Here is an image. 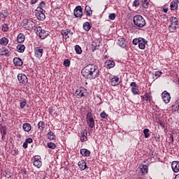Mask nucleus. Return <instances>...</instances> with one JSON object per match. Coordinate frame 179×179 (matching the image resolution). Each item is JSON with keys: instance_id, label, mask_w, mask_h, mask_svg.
I'll return each mask as SVG.
<instances>
[{"instance_id": "43", "label": "nucleus", "mask_w": 179, "mask_h": 179, "mask_svg": "<svg viewBox=\"0 0 179 179\" xmlns=\"http://www.w3.org/2000/svg\"><path fill=\"white\" fill-rule=\"evenodd\" d=\"M48 148H49V149H55L57 148V145H55V143H48Z\"/></svg>"}, {"instance_id": "12", "label": "nucleus", "mask_w": 179, "mask_h": 179, "mask_svg": "<svg viewBox=\"0 0 179 179\" xmlns=\"http://www.w3.org/2000/svg\"><path fill=\"white\" fill-rule=\"evenodd\" d=\"M43 51H44V50H43V48H41L40 47H36L34 48L35 57L36 58H38V59H40V58H41V57H43Z\"/></svg>"}, {"instance_id": "37", "label": "nucleus", "mask_w": 179, "mask_h": 179, "mask_svg": "<svg viewBox=\"0 0 179 179\" xmlns=\"http://www.w3.org/2000/svg\"><path fill=\"white\" fill-rule=\"evenodd\" d=\"M38 129L41 131H44V128H45V124L44 122L41 121L38 123Z\"/></svg>"}, {"instance_id": "56", "label": "nucleus", "mask_w": 179, "mask_h": 179, "mask_svg": "<svg viewBox=\"0 0 179 179\" xmlns=\"http://www.w3.org/2000/svg\"><path fill=\"white\" fill-rule=\"evenodd\" d=\"M23 148H24V149H27V146H28V144H27V143L25 141V142H24V143H23Z\"/></svg>"}, {"instance_id": "13", "label": "nucleus", "mask_w": 179, "mask_h": 179, "mask_svg": "<svg viewBox=\"0 0 179 179\" xmlns=\"http://www.w3.org/2000/svg\"><path fill=\"white\" fill-rule=\"evenodd\" d=\"M130 86L131 87V92L133 94L136 95L139 94V89L138 88V85H136V83L132 82L130 84Z\"/></svg>"}, {"instance_id": "20", "label": "nucleus", "mask_w": 179, "mask_h": 179, "mask_svg": "<svg viewBox=\"0 0 179 179\" xmlns=\"http://www.w3.org/2000/svg\"><path fill=\"white\" fill-rule=\"evenodd\" d=\"M171 10H178V3L176 0H173L170 3Z\"/></svg>"}, {"instance_id": "15", "label": "nucleus", "mask_w": 179, "mask_h": 179, "mask_svg": "<svg viewBox=\"0 0 179 179\" xmlns=\"http://www.w3.org/2000/svg\"><path fill=\"white\" fill-rule=\"evenodd\" d=\"M80 141L81 142H86L87 141V130L84 129L80 132Z\"/></svg>"}, {"instance_id": "21", "label": "nucleus", "mask_w": 179, "mask_h": 179, "mask_svg": "<svg viewBox=\"0 0 179 179\" xmlns=\"http://www.w3.org/2000/svg\"><path fill=\"white\" fill-rule=\"evenodd\" d=\"M13 64L15 66H22L23 65V61L20 57H15L13 59Z\"/></svg>"}, {"instance_id": "47", "label": "nucleus", "mask_w": 179, "mask_h": 179, "mask_svg": "<svg viewBox=\"0 0 179 179\" xmlns=\"http://www.w3.org/2000/svg\"><path fill=\"white\" fill-rule=\"evenodd\" d=\"M115 13H110L108 16L110 20H115Z\"/></svg>"}, {"instance_id": "33", "label": "nucleus", "mask_w": 179, "mask_h": 179, "mask_svg": "<svg viewBox=\"0 0 179 179\" xmlns=\"http://www.w3.org/2000/svg\"><path fill=\"white\" fill-rule=\"evenodd\" d=\"M83 29L85 31H89L90 29H92V26H90V23L89 22H86L83 24Z\"/></svg>"}, {"instance_id": "60", "label": "nucleus", "mask_w": 179, "mask_h": 179, "mask_svg": "<svg viewBox=\"0 0 179 179\" xmlns=\"http://www.w3.org/2000/svg\"><path fill=\"white\" fill-rule=\"evenodd\" d=\"M2 69V63H0V71Z\"/></svg>"}, {"instance_id": "24", "label": "nucleus", "mask_w": 179, "mask_h": 179, "mask_svg": "<svg viewBox=\"0 0 179 179\" xmlns=\"http://www.w3.org/2000/svg\"><path fill=\"white\" fill-rule=\"evenodd\" d=\"M80 155H82V156H83L84 157H89V156H90V150L85 148L81 149Z\"/></svg>"}, {"instance_id": "54", "label": "nucleus", "mask_w": 179, "mask_h": 179, "mask_svg": "<svg viewBox=\"0 0 179 179\" xmlns=\"http://www.w3.org/2000/svg\"><path fill=\"white\" fill-rule=\"evenodd\" d=\"M159 125L160 127H162V128H164L166 127V123H164V122L160 121L159 120Z\"/></svg>"}, {"instance_id": "16", "label": "nucleus", "mask_w": 179, "mask_h": 179, "mask_svg": "<svg viewBox=\"0 0 179 179\" xmlns=\"http://www.w3.org/2000/svg\"><path fill=\"white\" fill-rule=\"evenodd\" d=\"M78 166L81 171H83V170H86V169H89V167H87V165L86 164V162H85V160H81V161L78 162Z\"/></svg>"}, {"instance_id": "36", "label": "nucleus", "mask_w": 179, "mask_h": 179, "mask_svg": "<svg viewBox=\"0 0 179 179\" xmlns=\"http://www.w3.org/2000/svg\"><path fill=\"white\" fill-rule=\"evenodd\" d=\"M25 49H26V46H24V45H18L17 46V50L18 52H24Z\"/></svg>"}, {"instance_id": "50", "label": "nucleus", "mask_w": 179, "mask_h": 179, "mask_svg": "<svg viewBox=\"0 0 179 179\" xmlns=\"http://www.w3.org/2000/svg\"><path fill=\"white\" fill-rule=\"evenodd\" d=\"M92 47H94L93 51H94V50H99L100 45H96V43H92Z\"/></svg>"}, {"instance_id": "39", "label": "nucleus", "mask_w": 179, "mask_h": 179, "mask_svg": "<svg viewBox=\"0 0 179 179\" xmlns=\"http://www.w3.org/2000/svg\"><path fill=\"white\" fill-rule=\"evenodd\" d=\"M143 132L145 138H148L150 136V130H149V129H145Z\"/></svg>"}, {"instance_id": "34", "label": "nucleus", "mask_w": 179, "mask_h": 179, "mask_svg": "<svg viewBox=\"0 0 179 179\" xmlns=\"http://www.w3.org/2000/svg\"><path fill=\"white\" fill-rule=\"evenodd\" d=\"M48 138L50 141H55V134L52 131L48 133Z\"/></svg>"}, {"instance_id": "19", "label": "nucleus", "mask_w": 179, "mask_h": 179, "mask_svg": "<svg viewBox=\"0 0 179 179\" xmlns=\"http://www.w3.org/2000/svg\"><path fill=\"white\" fill-rule=\"evenodd\" d=\"M0 55L1 57H9L10 54L9 53V50L3 47L0 49Z\"/></svg>"}, {"instance_id": "18", "label": "nucleus", "mask_w": 179, "mask_h": 179, "mask_svg": "<svg viewBox=\"0 0 179 179\" xmlns=\"http://www.w3.org/2000/svg\"><path fill=\"white\" fill-rule=\"evenodd\" d=\"M117 43V45H119V47H121L122 48H125V47H127V41H125V38H120V39H118Z\"/></svg>"}, {"instance_id": "17", "label": "nucleus", "mask_w": 179, "mask_h": 179, "mask_svg": "<svg viewBox=\"0 0 179 179\" xmlns=\"http://www.w3.org/2000/svg\"><path fill=\"white\" fill-rule=\"evenodd\" d=\"M172 170L174 173H178L179 171V162L173 161L171 164Z\"/></svg>"}, {"instance_id": "10", "label": "nucleus", "mask_w": 179, "mask_h": 179, "mask_svg": "<svg viewBox=\"0 0 179 179\" xmlns=\"http://www.w3.org/2000/svg\"><path fill=\"white\" fill-rule=\"evenodd\" d=\"M83 9L80 6H78L74 9V16L75 17H82V15H83Z\"/></svg>"}, {"instance_id": "5", "label": "nucleus", "mask_w": 179, "mask_h": 179, "mask_svg": "<svg viewBox=\"0 0 179 179\" xmlns=\"http://www.w3.org/2000/svg\"><path fill=\"white\" fill-rule=\"evenodd\" d=\"M45 10L41 8H37L35 10L36 16L38 20L43 21L45 19Z\"/></svg>"}, {"instance_id": "38", "label": "nucleus", "mask_w": 179, "mask_h": 179, "mask_svg": "<svg viewBox=\"0 0 179 179\" xmlns=\"http://www.w3.org/2000/svg\"><path fill=\"white\" fill-rule=\"evenodd\" d=\"M1 31H3V33H6L9 31V25L8 24H3L2 25Z\"/></svg>"}, {"instance_id": "62", "label": "nucleus", "mask_w": 179, "mask_h": 179, "mask_svg": "<svg viewBox=\"0 0 179 179\" xmlns=\"http://www.w3.org/2000/svg\"><path fill=\"white\" fill-rule=\"evenodd\" d=\"M179 4V0H175Z\"/></svg>"}, {"instance_id": "28", "label": "nucleus", "mask_w": 179, "mask_h": 179, "mask_svg": "<svg viewBox=\"0 0 179 179\" xmlns=\"http://www.w3.org/2000/svg\"><path fill=\"white\" fill-rule=\"evenodd\" d=\"M24 40H25L24 35L22 33L19 34L17 37V43H20V44H22V43H24Z\"/></svg>"}, {"instance_id": "25", "label": "nucleus", "mask_w": 179, "mask_h": 179, "mask_svg": "<svg viewBox=\"0 0 179 179\" xmlns=\"http://www.w3.org/2000/svg\"><path fill=\"white\" fill-rule=\"evenodd\" d=\"M22 129H24L25 132H30V131H31V125L29 123H24L22 124Z\"/></svg>"}, {"instance_id": "59", "label": "nucleus", "mask_w": 179, "mask_h": 179, "mask_svg": "<svg viewBox=\"0 0 179 179\" xmlns=\"http://www.w3.org/2000/svg\"><path fill=\"white\" fill-rule=\"evenodd\" d=\"M2 135H3V136H5L6 135V130L3 129Z\"/></svg>"}, {"instance_id": "41", "label": "nucleus", "mask_w": 179, "mask_h": 179, "mask_svg": "<svg viewBox=\"0 0 179 179\" xmlns=\"http://www.w3.org/2000/svg\"><path fill=\"white\" fill-rule=\"evenodd\" d=\"M141 2L143 8H145V9H148L149 8V1L148 0H142Z\"/></svg>"}, {"instance_id": "9", "label": "nucleus", "mask_w": 179, "mask_h": 179, "mask_svg": "<svg viewBox=\"0 0 179 179\" xmlns=\"http://www.w3.org/2000/svg\"><path fill=\"white\" fill-rule=\"evenodd\" d=\"M33 163L35 167H37V169H40V167H41V166L43 165V163L41 162V157H40V155H36L34 157Z\"/></svg>"}, {"instance_id": "35", "label": "nucleus", "mask_w": 179, "mask_h": 179, "mask_svg": "<svg viewBox=\"0 0 179 179\" xmlns=\"http://www.w3.org/2000/svg\"><path fill=\"white\" fill-rule=\"evenodd\" d=\"M168 30H169L171 33H174V31L177 30V25H173L171 24L168 27Z\"/></svg>"}, {"instance_id": "8", "label": "nucleus", "mask_w": 179, "mask_h": 179, "mask_svg": "<svg viewBox=\"0 0 179 179\" xmlns=\"http://www.w3.org/2000/svg\"><path fill=\"white\" fill-rule=\"evenodd\" d=\"M17 80L20 85H26L28 82L27 76L23 73H18Z\"/></svg>"}, {"instance_id": "51", "label": "nucleus", "mask_w": 179, "mask_h": 179, "mask_svg": "<svg viewBox=\"0 0 179 179\" xmlns=\"http://www.w3.org/2000/svg\"><path fill=\"white\" fill-rule=\"evenodd\" d=\"M27 143H33V139L31 138H28L25 140Z\"/></svg>"}, {"instance_id": "6", "label": "nucleus", "mask_w": 179, "mask_h": 179, "mask_svg": "<svg viewBox=\"0 0 179 179\" xmlns=\"http://www.w3.org/2000/svg\"><path fill=\"white\" fill-rule=\"evenodd\" d=\"M87 124L89 128H94L95 122L93 118V113L92 112H88L86 115Z\"/></svg>"}, {"instance_id": "11", "label": "nucleus", "mask_w": 179, "mask_h": 179, "mask_svg": "<svg viewBox=\"0 0 179 179\" xmlns=\"http://www.w3.org/2000/svg\"><path fill=\"white\" fill-rule=\"evenodd\" d=\"M162 100L166 103V104H168V103H170V100H171V96H170V93H169L167 91H164L162 92Z\"/></svg>"}, {"instance_id": "61", "label": "nucleus", "mask_w": 179, "mask_h": 179, "mask_svg": "<svg viewBox=\"0 0 179 179\" xmlns=\"http://www.w3.org/2000/svg\"><path fill=\"white\" fill-rule=\"evenodd\" d=\"M171 138H172V142L174 141V137H173V136H171Z\"/></svg>"}, {"instance_id": "55", "label": "nucleus", "mask_w": 179, "mask_h": 179, "mask_svg": "<svg viewBox=\"0 0 179 179\" xmlns=\"http://www.w3.org/2000/svg\"><path fill=\"white\" fill-rule=\"evenodd\" d=\"M173 108L175 111H178L179 109V105H174L173 106Z\"/></svg>"}, {"instance_id": "45", "label": "nucleus", "mask_w": 179, "mask_h": 179, "mask_svg": "<svg viewBox=\"0 0 179 179\" xmlns=\"http://www.w3.org/2000/svg\"><path fill=\"white\" fill-rule=\"evenodd\" d=\"M140 41H141V38H136L133 40L132 43L134 45H138V44H139Z\"/></svg>"}, {"instance_id": "30", "label": "nucleus", "mask_w": 179, "mask_h": 179, "mask_svg": "<svg viewBox=\"0 0 179 179\" xmlns=\"http://www.w3.org/2000/svg\"><path fill=\"white\" fill-rule=\"evenodd\" d=\"M9 43V39L6 37H3L0 39V44L1 45H8Z\"/></svg>"}, {"instance_id": "4", "label": "nucleus", "mask_w": 179, "mask_h": 179, "mask_svg": "<svg viewBox=\"0 0 179 179\" xmlns=\"http://www.w3.org/2000/svg\"><path fill=\"white\" fill-rule=\"evenodd\" d=\"M76 96L77 99H82V97H87V90L84 87H79L76 90Z\"/></svg>"}, {"instance_id": "1", "label": "nucleus", "mask_w": 179, "mask_h": 179, "mask_svg": "<svg viewBox=\"0 0 179 179\" xmlns=\"http://www.w3.org/2000/svg\"><path fill=\"white\" fill-rule=\"evenodd\" d=\"M81 73L85 79L93 80L100 76V70L95 64H90L83 69Z\"/></svg>"}, {"instance_id": "3", "label": "nucleus", "mask_w": 179, "mask_h": 179, "mask_svg": "<svg viewBox=\"0 0 179 179\" xmlns=\"http://www.w3.org/2000/svg\"><path fill=\"white\" fill-rule=\"evenodd\" d=\"M34 31L37 34V36H38L40 38H41V40H44L45 38H47V37H48L50 34L48 31L43 29L41 27H36L34 29Z\"/></svg>"}, {"instance_id": "22", "label": "nucleus", "mask_w": 179, "mask_h": 179, "mask_svg": "<svg viewBox=\"0 0 179 179\" xmlns=\"http://www.w3.org/2000/svg\"><path fill=\"white\" fill-rule=\"evenodd\" d=\"M25 29H33V27H36V23L32 20H28L24 24Z\"/></svg>"}, {"instance_id": "31", "label": "nucleus", "mask_w": 179, "mask_h": 179, "mask_svg": "<svg viewBox=\"0 0 179 179\" xmlns=\"http://www.w3.org/2000/svg\"><path fill=\"white\" fill-rule=\"evenodd\" d=\"M142 100H145V101H150L152 100V96L148 93L145 94L143 96H141Z\"/></svg>"}, {"instance_id": "7", "label": "nucleus", "mask_w": 179, "mask_h": 179, "mask_svg": "<svg viewBox=\"0 0 179 179\" xmlns=\"http://www.w3.org/2000/svg\"><path fill=\"white\" fill-rule=\"evenodd\" d=\"M61 34L62 36H63L64 38L66 40L67 38L72 37L73 32H72L71 29H62L61 31Z\"/></svg>"}, {"instance_id": "2", "label": "nucleus", "mask_w": 179, "mask_h": 179, "mask_svg": "<svg viewBox=\"0 0 179 179\" xmlns=\"http://www.w3.org/2000/svg\"><path fill=\"white\" fill-rule=\"evenodd\" d=\"M133 22L134 26H136V27L142 28L146 26V21L141 15H135L133 18Z\"/></svg>"}, {"instance_id": "27", "label": "nucleus", "mask_w": 179, "mask_h": 179, "mask_svg": "<svg viewBox=\"0 0 179 179\" xmlns=\"http://www.w3.org/2000/svg\"><path fill=\"white\" fill-rule=\"evenodd\" d=\"M105 64L107 65V68H108V69H111V68H114L115 66V62L113 60H106Z\"/></svg>"}, {"instance_id": "40", "label": "nucleus", "mask_w": 179, "mask_h": 179, "mask_svg": "<svg viewBox=\"0 0 179 179\" xmlns=\"http://www.w3.org/2000/svg\"><path fill=\"white\" fill-rule=\"evenodd\" d=\"M141 171L143 174H148V166L146 165H143L141 167Z\"/></svg>"}, {"instance_id": "44", "label": "nucleus", "mask_w": 179, "mask_h": 179, "mask_svg": "<svg viewBox=\"0 0 179 179\" xmlns=\"http://www.w3.org/2000/svg\"><path fill=\"white\" fill-rule=\"evenodd\" d=\"M0 17H2V19H6L8 17V12L3 11L0 13Z\"/></svg>"}, {"instance_id": "46", "label": "nucleus", "mask_w": 179, "mask_h": 179, "mask_svg": "<svg viewBox=\"0 0 179 179\" xmlns=\"http://www.w3.org/2000/svg\"><path fill=\"white\" fill-rule=\"evenodd\" d=\"M64 66H70L71 61H69V59H65L64 61Z\"/></svg>"}, {"instance_id": "23", "label": "nucleus", "mask_w": 179, "mask_h": 179, "mask_svg": "<svg viewBox=\"0 0 179 179\" xmlns=\"http://www.w3.org/2000/svg\"><path fill=\"white\" fill-rule=\"evenodd\" d=\"M120 78L118 76H114L110 79V83L112 86H117V85H120Z\"/></svg>"}, {"instance_id": "14", "label": "nucleus", "mask_w": 179, "mask_h": 179, "mask_svg": "<svg viewBox=\"0 0 179 179\" xmlns=\"http://www.w3.org/2000/svg\"><path fill=\"white\" fill-rule=\"evenodd\" d=\"M146 44H148V41L143 38H141L138 42V48H140V50H145Z\"/></svg>"}, {"instance_id": "26", "label": "nucleus", "mask_w": 179, "mask_h": 179, "mask_svg": "<svg viewBox=\"0 0 179 179\" xmlns=\"http://www.w3.org/2000/svg\"><path fill=\"white\" fill-rule=\"evenodd\" d=\"M169 22L173 26H178V18L177 17H171Z\"/></svg>"}, {"instance_id": "49", "label": "nucleus", "mask_w": 179, "mask_h": 179, "mask_svg": "<svg viewBox=\"0 0 179 179\" xmlns=\"http://www.w3.org/2000/svg\"><path fill=\"white\" fill-rule=\"evenodd\" d=\"M100 117H101V118H107L108 115H107L106 113L102 112L100 114Z\"/></svg>"}, {"instance_id": "48", "label": "nucleus", "mask_w": 179, "mask_h": 179, "mask_svg": "<svg viewBox=\"0 0 179 179\" xmlns=\"http://www.w3.org/2000/svg\"><path fill=\"white\" fill-rule=\"evenodd\" d=\"M133 6H135L136 8H138V6H139V1L138 0H135L133 2Z\"/></svg>"}, {"instance_id": "58", "label": "nucleus", "mask_w": 179, "mask_h": 179, "mask_svg": "<svg viewBox=\"0 0 179 179\" xmlns=\"http://www.w3.org/2000/svg\"><path fill=\"white\" fill-rule=\"evenodd\" d=\"M38 0H31V3L32 5H34V3H36L37 2Z\"/></svg>"}, {"instance_id": "29", "label": "nucleus", "mask_w": 179, "mask_h": 179, "mask_svg": "<svg viewBox=\"0 0 179 179\" xmlns=\"http://www.w3.org/2000/svg\"><path fill=\"white\" fill-rule=\"evenodd\" d=\"M85 12L86 13V16H92L93 11L92 8L89 6H86L85 8Z\"/></svg>"}, {"instance_id": "42", "label": "nucleus", "mask_w": 179, "mask_h": 179, "mask_svg": "<svg viewBox=\"0 0 179 179\" xmlns=\"http://www.w3.org/2000/svg\"><path fill=\"white\" fill-rule=\"evenodd\" d=\"M75 51L76 52V54H82V48H80L78 45H76L75 46Z\"/></svg>"}, {"instance_id": "52", "label": "nucleus", "mask_w": 179, "mask_h": 179, "mask_svg": "<svg viewBox=\"0 0 179 179\" xmlns=\"http://www.w3.org/2000/svg\"><path fill=\"white\" fill-rule=\"evenodd\" d=\"M44 6H45V3H44V1H41L39 5V7H38V8H41V9H43V8H44Z\"/></svg>"}, {"instance_id": "57", "label": "nucleus", "mask_w": 179, "mask_h": 179, "mask_svg": "<svg viewBox=\"0 0 179 179\" xmlns=\"http://www.w3.org/2000/svg\"><path fill=\"white\" fill-rule=\"evenodd\" d=\"M162 12H164V13H167V12H169V8H164L163 10H162Z\"/></svg>"}, {"instance_id": "32", "label": "nucleus", "mask_w": 179, "mask_h": 179, "mask_svg": "<svg viewBox=\"0 0 179 179\" xmlns=\"http://www.w3.org/2000/svg\"><path fill=\"white\" fill-rule=\"evenodd\" d=\"M27 104V101L24 99H22L20 100V108H24Z\"/></svg>"}, {"instance_id": "63", "label": "nucleus", "mask_w": 179, "mask_h": 179, "mask_svg": "<svg viewBox=\"0 0 179 179\" xmlns=\"http://www.w3.org/2000/svg\"><path fill=\"white\" fill-rule=\"evenodd\" d=\"M0 117H1V113H0Z\"/></svg>"}, {"instance_id": "53", "label": "nucleus", "mask_w": 179, "mask_h": 179, "mask_svg": "<svg viewBox=\"0 0 179 179\" xmlns=\"http://www.w3.org/2000/svg\"><path fill=\"white\" fill-rule=\"evenodd\" d=\"M155 76H157V78H160V76H162V71L155 72Z\"/></svg>"}]
</instances>
